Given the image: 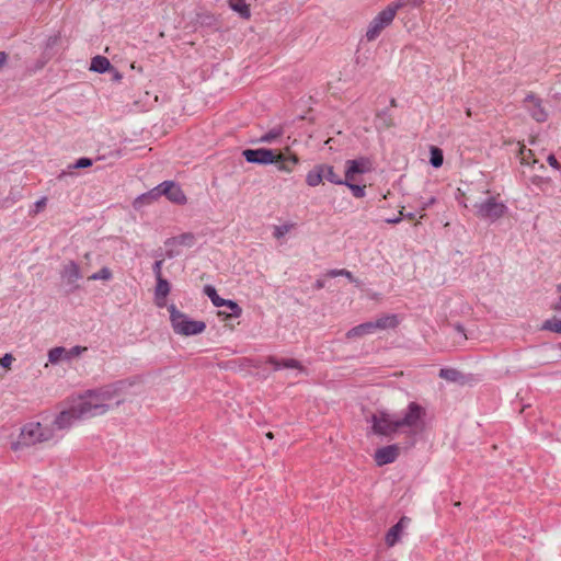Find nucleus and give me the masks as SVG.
<instances>
[{
  "instance_id": "obj_1",
  "label": "nucleus",
  "mask_w": 561,
  "mask_h": 561,
  "mask_svg": "<svg viewBox=\"0 0 561 561\" xmlns=\"http://www.w3.org/2000/svg\"><path fill=\"white\" fill-rule=\"evenodd\" d=\"M425 409L411 402L402 416L390 413L386 410L376 409L368 411L365 415L366 423L373 434L390 437L396 434L414 436L425 430Z\"/></svg>"
},
{
  "instance_id": "obj_2",
  "label": "nucleus",
  "mask_w": 561,
  "mask_h": 561,
  "mask_svg": "<svg viewBox=\"0 0 561 561\" xmlns=\"http://www.w3.org/2000/svg\"><path fill=\"white\" fill-rule=\"evenodd\" d=\"M103 389H88L82 394L71 397L65 401L55 420V425L59 430H64L83 417L104 413L110 407L107 403L110 394L102 391Z\"/></svg>"
},
{
  "instance_id": "obj_3",
  "label": "nucleus",
  "mask_w": 561,
  "mask_h": 561,
  "mask_svg": "<svg viewBox=\"0 0 561 561\" xmlns=\"http://www.w3.org/2000/svg\"><path fill=\"white\" fill-rule=\"evenodd\" d=\"M485 198H478L470 194L467 201L471 204L474 215L482 219L495 221L502 218L507 207L500 201L499 194H491L489 190L483 191Z\"/></svg>"
},
{
  "instance_id": "obj_4",
  "label": "nucleus",
  "mask_w": 561,
  "mask_h": 561,
  "mask_svg": "<svg viewBox=\"0 0 561 561\" xmlns=\"http://www.w3.org/2000/svg\"><path fill=\"white\" fill-rule=\"evenodd\" d=\"M170 323L175 334L191 336L203 333L206 330L204 321L193 320L186 313L176 308L174 304L168 306Z\"/></svg>"
},
{
  "instance_id": "obj_5",
  "label": "nucleus",
  "mask_w": 561,
  "mask_h": 561,
  "mask_svg": "<svg viewBox=\"0 0 561 561\" xmlns=\"http://www.w3.org/2000/svg\"><path fill=\"white\" fill-rule=\"evenodd\" d=\"M407 5V1L398 0L388 4L380 11L368 24L366 30V39L373 42L393 22L398 11Z\"/></svg>"
},
{
  "instance_id": "obj_6",
  "label": "nucleus",
  "mask_w": 561,
  "mask_h": 561,
  "mask_svg": "<svg viewBox=\"0 0 561 561\" xmlns=\"http://www.w3.org/2000/svg\"><path fill=\"white\" fill-rule=\"evenodd\" d=\"M49 438L48 430H44L38 422H31L22 428L20 439L12 445V449L16 450L19 446H30Z\"/></svg>"
},
{
  "instance_id": "obj_7",
  "label": "nucleus",
  "mask_w": 561,
  "mask_h": 561,
  "mask_svg": "<svg viewBox=\"0 0 561 561\" xmlns=\"http://www.w3.org/2000/svg\"><path fill=\"white\" fill-rule=\"evenodd\" d=\"M87 350L88 348L85 346H79V345L73 346L71 348H66L62 346L53 347L47 353L48 363L45 365V367H47L48 364L58 365L60 363H69L73 358H77L81 354L87 352Z\"/></svg>"
},
{
  "instance_id": "obj_8",
  "label": "nucleus",
  "mask_w": 561,
  "mask_h": 561,
  "mask_svg": "<svg viewBox=\"0 0 561 561\" xmlns=\"http://www.w3.org/2000/svg\"><path fill=\"white\" fill-rule=\"evenodd\" d=\"M243 157L250 163H259V164H272L275 163L277 159L280 158L278 150L273 149H247L243 151Z\"/></svg>"
},
{
  "instance_id": "obj_9",
  "label": "nucleus",
  "mask_w": 561,
  "mask_h": 561,
  "mask_svg": "<svg viewBox=\"0 0 561 561\" xmlns=\"http://www.w3.org/2000/svg\"><path fill=\"white\" fill-rule=\"evenodd\" d=\"M345 167L344 183L357 182L359 174H364L371 170V163L366 158L347 160Z\"/></svg>"
},
{
  "instance_id": "obj_10",
  "label": "nucleus",
  "mask_w": 561,
  "mask_h": 561,
  "mask_svg": "<svg viewBox=\"0 0 561 561\" xmlns=\"http://www.w3.org/2000/svg\"><path fill=\"white\" fill-rule=\"evenodd\" d=\"M60 277L65 285L77 289L79 287L77 283L82 278L79 265L73 261L66 262L60 270Z\"/></svg>"
},
{
  "instance_id": "obj_11",
  "label": "nucleus",
  "mask_w": 561,
  "mask_h": 561,
  "mask_svg": "<svg viewBox=\"0 0 561 561\" xmlns=\"http://www.w3.org/2000/svg\"><path fill=\"white\" fill-rule=\"evenodd\" d=\"M160 191L170 202L183 205L186 203V196L179 184L173 181H164L160 184Z\"/></svg>"
},
{
  "instance_id": "obj_12",
  "label": "nucleus",
  "mask_w": 561,
  "mask_h": 561,
  "mask_svg": "<svg viewBox=\"0 0 561 561\" xmlns=\"http://www.w3.org/2000/svg\"><path fill=\"white\" fill-rule=\"evenodd\" d=\"M400 455V448L398 445H387L376 449L374 454V460L377 466L381 467L388 463H392Z\"/></svg>"
},
{
  "instance_id": "obj_13",
  "label": "nucleus",
  "mask_w": 561,
  "mask_h": 561,
  "mask_svg": "<svg viewBox=\"0 0 561 561\" xmlns=\"http://www.w3.org/2000/svg\"><path fill=\"white\" fill-rule=\"evenodd\" d=\"M410 523L409 517H401L400 520L393 525L386 534L385 536V542L388 548L393 547L396 543H398L404 533V529Z\"/></svg>"
},
{
  "instance_id": "obj_14",
  "label": "nucleus",
  "mask_w": 561,
  "mask_h": 561,
  "mask_svg": "<svg viewBox=\"0 0 561 561\" xmlns=\"http://www.w3.org/2000/svg\"><path fill=\"white\" fill-rule=\"evenodd\" d=\"M170 290H171L170 283L165 278L159 277V279H157V285L154 288V305L158 308H164V307L168 308L167 298H168V295L170 294Z\"/></svg>"
},
{
  "instance_id": "obj_15",
  "label": "nucleus",
  "mask_w": 561,
  "mask_h": 561,
  "mask_svg": "<svg viewBox=\"0 0 561 561\" xmlns=\"http://www.w3.org/2000/svg\"><path fill=\"white\" fill-rule=\"evenodd\" d=\"M267 363H270L276 370L290 369V370L295 371V375L304 371L301 364L297 359H294V358L270 357L267 359Z\"/></svg>"
},
{
  "instance_id": "obj_16",
  "label": "nucleus",
  "mask_w": 561,
  "mask_h": 561,
  "mask_svg": "<svg viewBox=\"0 0 561 561\" xmlns=\"http://www.w3.org/2000/svg\"><path fill=\"white\" fill-rule=\"evenodd\" d=\"M439 377L445 381L450 383H469L472 382L473 379L467 375H463L456 368H443L439 370Z\"/></svg>"
},
{
  "instance_id": "obj_17",
  "label": "nucleus",
  "mask_w": 561,
  "mask_h": 561,
  "mask_svg": "<svg viewBox=\"0 0 561 561\" xmlns=\"http://www.w3.org/2000/svg\"><path fill=\"white\" fill-rule=\"evenodd\" d=\"M526 103L534 119L540 123L547 119L548 114L540 100L531 95L527 98Z\"/></svg>"
},
{
  "instance_id": "obj_18",
  "label": "nucleus",
  "mask_w": 561,
  "mask_h": 561,
  "mask_svg": "<svg viewBox=\"0 0 561 561\" xmlns=\"http://www.w3.org/2000/svg\"><path fill=\"white\" fill-rule=\"evenodd\" d=\"M375 332L376 331H383L388 329H394L399 325V318L396 314H386L382 316L375 321H371Z\"/></svg>"
},
{
  "instance_id": "obj_19",
  "label": "nucleus",
  "mask_w": 561,
  "mask_h": 561,
  "mask_svg": "<svg viewBox=\"0 0 561 561\" xmlns=\"http://www.w3.org/2000/svg\"><path fill=\"white\" fill-rule=\"evenodd\" d=\"M194 243H195L194 234L186 232V233H182L180 236L168 239V241L165 242V245L172 247V248H179V247L191 248L194 245Z\"/></svg>"
},
{
  "instance_id": "obj_20",
  "label": "nucleus",
  "mask_w": 561,
  "mask_h": 561,
  "mask_svg": "<svg viewBox=\"0 0 561 561\" xmlns=\"http://www.w3.org/2000/svg\"><path fill=\"white\" fill-rule=\"evenodd\" d=\"M280 158L276 160L275 163H278L277 168L279 171L290 173L294 168L298 164L299 159L296 154L285 156L279 151Z\"/></svg>"
},
{
  "instance_id": "obj_21",
  "label": "nucleus",
  "mask_w": 561,
  "mask_h": 561,
  "mask_svg": "<svg viewBox=\"0 0 561 561\" xmlns=\"http://www.w3.org/2000/svg\"><path fill=\"white\" fill-rule=\"evenodd\" d=\"M375 329L371 321L362 323L359 325L354 327L346 333L347 339H357L363 337L365 335L374 334Z\"/></svg>"
},
{
  "instance_id": "obj_22",
  "label": "nucleus",
  "mask_w": 561,
  "mask_h": 561,
  "mask_svg": "<svg viewBox=\"0 0 561 561\" xmlns=\"http://www.w3.org/2000/svg\"><path fill=\"white\" fill-rule=\"evenodd\" d=\"M162 195V191H160V184L149 191L146 194H142L135 201V207H139L141 205H147L156 202Z\"/></svg>"
},
{
  "instance_id": "obj_23",
  "label": "nucleus",
  "mask_w": 561,
  "mask_h": 561,
  "mask_svg": "<svg viewBox=\"0 0 561 561\" xmlns=\"http://www.w3.org/2000/svg\"><path fill=\"white\" fill-rule=\"evenodd\" d=\"M224 307H227L230 312L226 311H218V317H222V320L226 321L230 318H239L242 313V309L239 307V305L232 300H227Z\"/></svg>"
},
{
  "instance_id": "obj_24",
  "label": "nucleus",
  "mask_w": 561,
  "mask_h": 561,
  "mask_svg": "<svg viewBox=\"0 0 561 561\" xmlns=\"http://www.w3.org/2000/svg\"><path fill=\"white\" fill-rule=\"evenodd\" d=\"M323 179L321 167L318 164L307 173L306 183L311 187H316L323 183Z\"/></svg>"
},
{
  "instance_id": "obj_25",
  "label": "nucleus",
  "mask_w": 561,
  "mask_h": 561,
  "mask_svg": "<svg viewBox=\"0 0 561 561\" xmlns=\"http://www.w3.org/2000/svg\"><path fill=\"white\" fill-rule=\"evenodd\" d=\"M111 69V62L106 57L95 56L91 60L90 70L103 73Z\"/></svg>"
},
{
  "instance_id": "obj_26",
  "label": "nucleus",
  "mask_w": 561,
  "mask_h": 561,
  "mask_svg": "<svg viewBox=\"0 0 561 561\" xmlns=\"http://www.w3.org/2000/svg\"><path fill=\"white\" fill-rule=\"evenodd\" d=\"M228 2L231 10L239 13L241 18L249 19L251 16L250 8L244 0H228Z\"/></svg>"
},
{
  "instance_id": "obj_27",
  "label": "nucleus",
  "mask_w": 561,
  "mask_h": 561,
  "mask_svg": "<svg viewBox=\"0 0 561 561\" xmlns=\"http://www.w3.org/2000/svg\"><path fill=\"white\" fill-rule=\"evenodd\" d=\"M323 178L329 182L337 185L344 184V180H342L334 171L332 165L320 164Z\"/></svg>"
},
{
  "instance_id": "obj_28",
  "label": "nucleus",
  "mask_w": 561,
  "mask_h": 561,
  "mask_svg": "<svg viewBox=\"0 0 561 561\" xmlns=\"http://www.w3.org/2000/svg\"><path fill=\"white\" fill-rule=\"evenodd\" d=\"M518 157L520 164L533 165L537 163V160L534 158L533 150L527 149L525 145H519Z\"/></svg>"
},
{
  "instance_id": "obj_29",
  "label": "nucleus",
  "mask_w": 561,
  "mask_h": 561,
  "mask_svg": "<svg viewBox=\"0 0 561 561\" xmlns=\"http://www.w3.org/2000/svg\"><path fill=\"white\" fill-rule=\"evenodd\" d=\"M204 293L211 300L214 306L224 307V305L226 304V299L221 298L217 294V290L213 286H210V285L205 286Z\"/></svg>"
},
{
  "instance_id": "obj_30",
  "label": "nucleus",
  "mask_w": 561,
  "mask_h": 561,
  "mask_svg": "<svg viewBox=\"0 0 561 561\" xmlns=\"http://www.w3.org/2000/svg\"><path fill=\"white\" fill-rule=\"evenodd\" d=\"M541 330L561 334V319L552 318L546 320L541 325Z\"/></svg>"
},
{
  "instance_id": "obj_31",
  "label": "nucleus",
  "mask_w": 561,
  "mask_h": 561,
  "mask_svg": "<svg viewBox=\"0 0 561 561\" xmlns=\"http://www.w3.org/2000/svg\"><path fill=\"white\" fill-rule=\"evenodd\" d=\"M431 164L434 168H439L443 164L444 156L443 151L437 147H431Z\"/></svg>"
},
{
  "instance_id": "obj_32",
  "label": "nucleus",
  "mask_w": 561,
  "mask_h": 561,
  "mask_svg": "<svg viewBox=\"0 0 561 561\" xmlns=\"http://www.w3.org/2000/svg\"><path fill=\"white\" fill-rule=\"evenodd\" d=\"M343 185L351 190L354 197L362 198L365 196V185H358L356 182L344 183Z\"/></svg>"
},
{
  "instance_id": "obj_33",
  "label": "nucleus",
  "mask_w": 561,
  "mask_h": 561,
  "mask_svg": "<svg viewBox=\"0 0 561 561\" xmlns=\"http://www.w3.org/2000/svg\"><path fill=\"white\" fill-rule=\"evenodd\" d=\"M111 278H112V272L107 267H103L99 272H96L88 277L89 280H99V279L108 280Z\"/></svg>"
},
{
  "instance_id": "obj_34",
  "label": "nucleus",
  "mask_w": 561,
  "mask_h": 561,
  "mask_svg": "<svg viewBox=\"0 0 561 561\" xmlns=\"http://www.w3.org/2000/svg\"><path fill=\"white\" fill-rule=\"evenodd\" d=\"M327 277H337V276H345L347 277L351 282H354V277L352 275V273L345 268H342V270H331L329 271L327 274H325Z\"/></svg>"
},
{
  "instance_id": "obj_35",
  "label": "nucleus",
  "mask_w": 561,
  "mask_h": 561,
  "mask_svg": "<svg viewBox=\"0 0 561 561\" xmlns=\"http://www.w3.org/2000/svg\"><path fill=\"white\" fill-rule=\"evenodd\" d=\"M291 228H293V225L275 226L274 230H273V236L276 239H280L286 233H288Z\"/></svg>"
},
{
  "instance_id": "obj_36",
  "label": "nucleus",
  "mask_w": 561,
  "mask_h": 561,
  "mask_svg": "<svg viewBox=\"0 0 561 561\" xmlns=\"http://www.w3.org/2000/svg\"><path fill=\"white\" fill-rule=\"evenodd\" d=\"M282 135L279 129H273L261 137L262 142L271 144Z\"/></svg>"
},
{
  "instance_id": "obj_37",
  "label": "nucleus",
  "mask_w": 561,
  "mask_h": 561,
  "mask_svg": "<svg viewBox=\"0 0 561 561\" xmlns=\"http://www.w3.org/2000/svg\"><path fill=\"white\" fill-rule=\"evenodd\" d=\"M14 359L15 358L11 354H5L0 358V366L5 369H10Z\"/></svg>"
},
{
  "instance_id": "obj_38",
  "label": "nucleus",
  "mask_w": 561,
  "mask_h": 561,
  "mask_svg": "<svg viewBox=\"0 0 561 561\" xmlns=\"http://www.w3.org/2000/svg\"><path fill=\"white\" fill-rule=\"evenodd\" d=\"M91 165H92V160L91 159H89V158H80L79 160H77V162L73 165V168L81 169V168H89Z\"/></svg>"
},
{
  "instance_id": "obj_39",
  "label": "nucleus",
  "mask_w": 561,
  "mask_h": 561,
  "mask_svg": "<svg viewBox=\"0 0 561 561\" xmlns=\"http://www.w3.org/2000/svg\"><path fill=\"white\" fill-rule=\"evenodd\" d=\"M547 162L549 163V165L558 171H561V164L559 163V161L557 160V158L554 157V154H549L548 158H547Z\"/></svg>"
},
{
  "instance_id": "obj_40",
  "label": "nucleus",
  "mask_w": 561,
  "mask_h": 561,
  "mask_svg": "<svg viewBox=\"0 0 561 561\" xmlns=\"http://www.w3.org/2000/svg\"><path fill=\"white\" fill-rule=\"evenodd\" d=\"M161 265H162V261H157L154 263L153 271H154L156 279H159V277H163L162 273H161Z\"/></svg>"
},
{
  "instance_id": "obj_41",
  "label": "nucleus",
  "mask_w": 561,
  "mask_h": 561,
  "mask_svg": "<svg viewBox=\"0 0 561 561\" xmlns=\"http://www.w3.org/2000/svg\"><path fill=\"white\" fill-rule=\"evenodd\" d=\"M403 209H404V207H401L398 217H392L391 219H387L386 221L388 224H399L403 217Z\"/></svg>"
},
{
  "instance_id": "obj_42",
  "label": "nucleus",
  "mask_w": 561,
  "mask_h": 561,
  "mask_svg": "<svg viewBox=\"0 0 561 561\" xmlns=\"http://www.w3.org/2000/svg\"><path fill=\"white\" fill-rule=\"evenodd\" d=\"M46 201H47V199H46L45 197H43L42 199H39V201H37V202L35 203V207H36L35 213H37V211L42 210V209L46 206Z\"/></svg>"
},
{
  "instance_id": "obj_43",
  "label": "nucleus",
  "mask_w": 561,
  "mask_h": 561,
  "mask_svg": "<svg viewBox=\"0 0 561 561\" xmlns=\"http://www.w3.org/2000/svg\"><path fill=\"white\" fill-rule=\"evenodd\" d=\"M8 61V54L4 51H0V70L5 66Z\"/></svg>"
},
{
  "instance_id": "obj_44",
  "label": "nucleus",
  "mask_w": 561,
  "mask_h": 561,
  "mask_svg": "<svg viewBox=\"0 0 561 561\" xmlns=\"http://www.w3.org/2000/svg\"><path fill=\"white\" fill-rule=\"evenodd\" d=\"M324 286H325V283H324V280H322V279H318V280L316 282V284H314V288H316V289H321V288H323Z\"/></svg>"
},
{
  "instance_id": "obj_45",
  "label": "nucleus",
  "mask_w": 561,
  "mask_h": 561,
  "mask_svg": "<svg viewBox=\"0 0 561 561\" xmlns=\"http://www.w3.org/2000/svg\"><path fill=\"white\" fill-rule=\"evenodd\" d=\"M403 217H405L409 220H413L415 218V215L413 213H409L407 215L403 214Z\"/></svg>"
},
{
  "instance_id": "obj_46",
  "label": "nucleus",
  "mask_w": 561,
  "mask_h": 561,
  "mask_svg": "<svg viewBox=\"0 0 561 561\" xmlns=\"http://www.w3.org/2000/svg\"><path fill=\"white\" fill-rule=\"evenodd\" d=\"M266 437L268 439H273L274 438V434L272 432H268V433H266Z\"/></svg>"
},
{
  "instance_id": "obj_47",
  "label": "nucleus",
  "mask_w": 561,
  "mask_h": 561,
  "mask_svg": "<svg viewBox=\"0 0 561 561\" xmlns=\"http://www.w3.org/2000/svg\"><path fill=\"white\" fill-rule=\"evenodd\" d=\"M176 254H179V252H178V251H176L175 253H174L172 250H170V251L168 252V255H169L170 257H171V256H173V255H176Z\"/></svg>"
},
{
  "instance_id": "obj_48",
  "label": "nucleus",
  "mask_w": 561,
  "mask_h": 561,
  "mask_svg": "<svg viewBox=\"0 0 561 561\" xmlns=\"http://www.w3.org/2000/svg\"><path fill=\"white\" fill-rule=\"evenodd\" d=\"M391 105H392V106H394V105H396V100H394V99H392V100H391Z\"/></svg>"
},
{
  "instance_id": "obj_49",
  "label": "nucleus",
  "mask_w": 561,
  "mask_h": 561,
  "mask_svg": "<svg viewBox=\"0 0 561 561\" xmlns=\"http://www.w3.org/2000/svg\"><path fill=\"white\" fill-rule=\"evenodd\" d=\"M424 216H425V214H424V211H423V213L421 214V216H420V217H421V218H424Z\"/></svg>"
}]
</instances>
